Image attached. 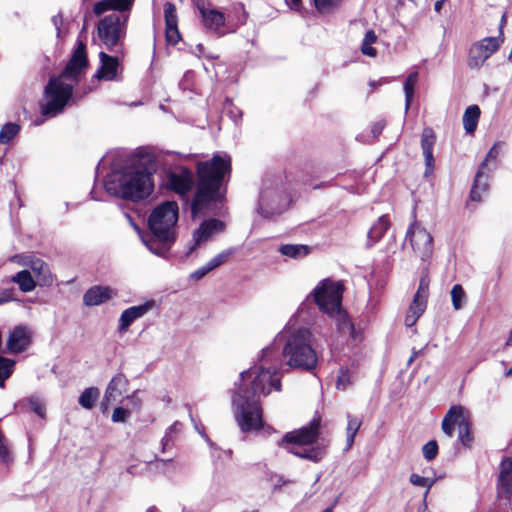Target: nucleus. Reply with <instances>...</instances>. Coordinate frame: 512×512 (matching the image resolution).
Instances as JSON below:
<instances>
[{
    "label": "nucleus",
    "mask_w": 512,
    "mask_h": 512,
    "mask_svg": "<svg viewBox=\"0 0 512 512\" xmlns=\"http://www.w3.org/2000/svg\"><path fill=\"white\" fill-rule=\"evenodd\" d=\"M452 305L455 310H460L466 300V294L460 284H455L451 289Z\"/></svg>",
    "instance_id": "58836bf2"
},
{
    "label": "nucleus",
    "mask_w": 512,
    "mask_h": 512,
    "mask_svg": "<svg viewBox=\"0 0 512 512\" xmlns=\"http://www.w3.org/2000/svg\"><path fill=\"white\" fill-rule=\"evenodd\" d=\"M197 48L199 49V51H201V50L203 49V45H202V44H199V45L197 46Z\"/></svg>",
    "instance_id": "69168bd1"
},
{
    "label": "nucleus",
    "mask_w": 512,
    "mask_h": 512,
    "mask_svg": "<svg viewBox=\"0 0 512 512\" xmlns=\"http://www.w3.org/2000/svg\"><path fill=\"white\" fill-rule=\"evenodd\" d=\"M352 384V376L347 368L341 367L336 381L339 390H346Z\"/></svg>",
    "instance_id": "79ce46f5"
},
{
    "label": "nucleus",
    "mask_w": 512,
    "mask_h": 512,
    "mask_svg": "<svg viewBox=\"0 0 512 512\" xmlns=\"http://www.w3.org/2000/svg\"><path fill=\"white\" fill-rule=\"evenodd\" d=\"M430 279L427 272H424L420 278L418 289L414 295L413 302L427 306L429 294Z\"/></svg>",
    "instance_id": "72a5a7b5"
},
{
    "label": "nucleus",
    "mask_w": 512,
    "mask_h": 512,
    "mask_svg": "<svg viewBox=\"0 0 512 512\" xmlns=\"http://www.w3.org/2000/svg\"><path fill=\"white\" fill-rule=\"evenodd\" d=\"M493 168L487 162H482L476 173L474 184L470 193L471 200L480 201L481 193L488 190V181L490 179Z\"/></svg>",
    "instance_id": "4be33fe9"
},
{
    "label": "nucleus",
    "mask_w": 512,
    "mask_h": 512,
    "mask_svg": "<svg viewBox=\"0 0 512 512\" xmlns=\"http://www.w3.org/2000/svg\"><path fill=\"white\" fill-rule=\"evenodd\" d=\"M436 143V134L433 129L430 127H426L422 131L421 135V148L425 160V175L428 176L432 174L434 170V156H433V148Z\"/></svg>",
    "instance_id": "a211bd4d"
},
{
    "label": "nucleus",
    "mask_w": 512,
    "mask_h": 512,
    "mask_svg": "<svg viewBox=\"0 0 512 512\" xmlns=\"http://www.w3.org/2000/svg\"><path fill=\"white\" fill-rule=\"evenodd\" d=\"M410 482L415 485V486H419V487H426L427 488V491L432 487V485L434 484V480L430 479V478H426V477H422L418 474H411L410 476Z\"/></svg>",
    "instance_id": "49530a36"
},
{
    "label": "nucleus",
    "mask_w": 512,
    "mask_h": 512,
    "mask_svg": "<svg viewBox=\"0 0 512 512\" xmlns=\"http://www.w3.org/2000/svg\"><path fill=\"white\" fill-rule=\"evenodd\" d=\"M14 362L0 357V386L3 387L4 381L10 377L13 371Z\"/></svg>",
    "instance_id": "37998d69"
},
{
    "label": "nucleus",
    "mask_w": 512,
    "mask_h": 512,
    "mask_svg": "<svg viewBox=\"0 0 512 512\" xmlns=\"http://www.w3.org/2000/svg\"><path fill=\"white\" fill-rule=\"evenodd\" d=\"M130 417V411L123 407H116L112 414L113 422H125Z\"/></svg>",
    "instance_id": "de8ad7c7"
},
{
    "label": "nucleus",
    "mask_w": 512,
    "mask_h": 512,
    "mask_svg": "<svg viewBox=\"0 0 512 512\" xmlns=\"http://www.w3.org/2000/svg\"><path fill=\"white\" fill-rule=\"evenodd\" d=\"M503 148H504V143H502V142L495 143L488 151L483 162H487V164L494 170L496 167V159L502 153Z\"/></svg>",
    "instance_id": "a19ab883"
},
{
    "label": "nucleus",
    "mask_w": 512,
    "mask_h": 512,
    "mask_svg": "<svg viewBox=\"0 0 512 512\" xmlns=\"http://www.w3.org/2000/svg\"><path fill=\"white\" fill-rule=\"evenodd\" d=\"M445 1L446 0H438V1H436L435 4H434L435 11L440 12V10L442 9L443 4H444Z\"/></svg>",
    "instance_id": "4d7b16f0"
},
{
    "label": "nucleus",
    "mask_w": 512,
    "mask_h": 512,
    "mask_svg": "<svg viewBox=\"0 0 512 512\" xmlns=\"http://www.w3.org/2000/svg\"><path fill=\"white\" fill-rule=\"evenodd\" d=\"M10 300H11V297L8 294H3L2 296H0V305L4 304Z\"/></svg>",
    "instance_id": "13d9d810"
},
{
    "label": "nucleus",
    "mask_w": 512,
    "mask_h": 512,
    "mask_svg": "<svg viewBox=\"0 0 512 512\" xmlns=\"http://www.w3.org/2000/svg\"><path fill=\"white\" fill-rule=\"evenodd\" d=\"M127 399L131 400V401H132V403H133V405H134L135 407H139V406H140V404H141V401H140V399L137 397L136 392H134L132 395L128 396V397H127Z\"/></svg>",
    "instance_id": "603ef678"
},
{
    "label": "nucleus",
    "mask_w": 512,
    "mask_h": 512,
    "mask_svg": "<svg viewBox=\"0 0 512 512\" xmlns=\"http://www.w3.org/2000/svg\"><path fill=\"white\" fill-rule=\"evenodd\" d=\"M224 227V223L218 219H209L204 221L193 234L194 244L190 247L189 253H191L198 245L208 241L215 234L222 232Z\"/></svg>",
    "instance_id": "dca6fc26"
},
{
    "label": "nucleus",
    "mask_w": 512,
    "mask_h": 512,
    "mask_svg": "<svg viewBox=\"0 0 512 512\" xmlns=\"http://www.w3.org/2000/svg\"><path fill=\"white\" fill-rule=\"evenodd\" d=\"M116 291L108 286L95 285L89 288L83 295L86 306H98L112 299Z\"/></svg>",
    "instance_id": "412c9836"
},
{
    "label": "nucleus",
    "mask_w": 512,
    "mask_h": 512,
    "mask_svg": "<svg viewBox=\"0 0 512 512\" xmlns=\"http://www.w3.org/2000/svg\"><path fill=\"white\" fill-rule=\"evenodd\" d=\"M100 67L96 72V77L100 80H115L119 68V60L117 57L110 56L105 52L99 53Z\"/></svg>",
    "instance_id": "5701e85b"
},
{
    "label": "nucleus",
    "mask_w": 512,
    "mask_h": 512,
    "mask_svg": "<svg viewBox=\"0 0 512 512\" xmlns=\"http://www.w3.org/2000/svg\"><path fill=\"white\" fill-rule=\"evenodd\" d=\"M480 114V108L477 105L466 108L463 114V126L468 134H472L476 130Z\"/></svg>",
    "instance_id": "cd10ccee"
},
{
    "label": "nucleus",
    "mask_w": 512,
    "mask_h": 512,
    "mask_svg": "<svg viewBox=\"0 0 512 512\" xmlns=\"http://www.w3.org/2000/svg\"><path fill=\"white\" fill-rule=\"evenodd\" d=\"M166 185L176 193L185 195L194 185L193 173L186 167H175L167 174Z\"/></svg>",
    "instance_id": "4468645a"
},
{
    "label": "nucleus",
    "mask_w": 512,
    "mask_h": 512,
    "mask_svg": "<svg viewBox=\"0 0 512 512\" xmlns=\"http://www.w3.org/2000/svg\"><path fill=\"white\" fill-rule=\"evenodd\" d=\"M164 18H165V35L166 40L169 44L175 45L180 39V33L178 30V17L176 7L173 3L167 2L164 5Z\"/></svg>",
    "instance_id": "f3484780"
},
{
    "label": "nucleus",
    "mask_w": 512,
    "mask_h": 512,
    "mask_svg": "<svg viewBox=\"0 0 512 512\" xmlns=\"http://www.w3.org/2000/svg\"><path fill=\"white\" fill-rule=\"evenodd\" d=\"M149 250H151V251H152V252H154L155 254H158V255L160 254V252H158V251L154 250V249L152 248V246H149Z\"/></svg>",
    "instance_id": "680f3d73"
},
{
    "label": "nucleus",
    "mask_w": 512,
    "mask_h": 512,
    "mask_svg": "<svg viewBox=\"0 0 512 512\" xmlns=\"http://www.w3.org/2000/svg\"><path fill=\"white\" fill-rule=\"evenodd\" d=\"M30 409L35 412L39 417H45V403L37 396H32L28 401Z\"/></svg>",
    "instance_id": "c03bdc74"
},
{
    "label": "nucleus",
    "mask_w": 512,
    "mask_h": 512,
    "mask_svg": "<svg viewBox=\"0 0 512 512\" xmlns=\"http://www.w3.org/2000/svg\"><path fill=\"white\" fill-rule=\"evenodd\" d=\"M347 428H346V449L349 450L354 443L357 432L359 431L362 421L357 417L347 414Z\"/></svg>",
    "instance_id": "2f4dec72"
},
{
    "label": "nucleus",
    "mask_w": 512,
    "mask_h": 512,
    "mask_svg": "<svg viewBox=\"0 0 512 512\" xmlns=\"http://www.w3.org/2000/svg\"><path fill=\"white\" fill-rule=\"evenodd\" d=\"M30 257H22L19 255H15L11 258V261L18 262L19 264L23 265L24 262H27Z\"/></svg>",
    "instance_id": "864d4df0"
},
{
    "label": "nucleus",
    "mask_w": 512,
    "mask_h": 512,
    "mask_svg": "<svg viewBox=\"0 0 512 512\" xmlns=\"http://www.w3.org/2000/svg\"><path fill=\"white\" fill-rule=\"evenodd\" d=\"M414 253L423 261L428 260L433 253V239L430 233L417 222L410 225L406 233Z\"/></svg>",
    "instance_id": "ddd939ff"
},
{
    "label": "nucleus",
    "mask_w": 512,
    "mask_h": 512,
    "mask_svg": "<svg viewBox=\"0 0 512 512\" xmlns=\"http://www.w3.org/2000/svg\"><path fill=\"white\" fill-rule=\"evenodd\" d=\"M314 4L318 11L326 12L336 4V0H314Z\"/></svg>",
    "instance_id": "8fccbe9b"
},
{
    "label": "nucleus",
    "mask_w": 512,
    "mask_h": 512,
    "mask_svg": "<svg viewBox=\"0 0 512 512\" xmlns=\"http://www.w3.org/2000/svg\"><path fill=\"white\" fill-rule=\"evenodd\" d=\"M128 390V380L124 374L115 375L109 382L101 407L105 411L108 406L114 402H117L120 397Z\"/></svg>",
    "instance_id": "2eb2a0df"
},
{
    "label": "nucleus",
    "mask_w": 512,
    "mask_h": 512,
    "mask_svg": "<svg viewBox=\"0 0 512 512\" xmlns=\"http://www.w3.org/2000/svg\"><path fill=\"white\" fill-rule=\"evenodd\" d=\"M319 428L320 421L313 420L308 426L287 433L279 442V445H291L287 447L290 453L300 458L318 462L323 458L325 450L320 447H310V445L318 438Z\"/></svg>",
    "instance_id": "0eeeda50"
},
{
    "label": "nucleus",
    "mask_w": 512,
    "mask_h": 512,
    "mask_svg": "<svg viewBox=\"0 0 512 512\" xmlns=\"http://www.w3.org/2000/svg\"><path fill=\"white\" fill-rule=\"evenodd\" d=\"M458 428V439L466 447L473 442L470 431L469 413L465 407L454 405L450 407L442 420V430L449 438L453 437L454 429Z\"/></svg>",
    "instance_id": "1a4fd4ad"
},
{
    "label": "nucleus",
    "mask_w": 512,
    "mask_h": 512,
    "mask_svg": "<svg viewBox=\"0 0 512 512\" xmlns=\"http://www.w3.org/2000/svg\"><path fill=\"white\" fill-rule=\"evenodd\" d=\"M279 251L284 256L298 259L308 255L310 248L302 244H285L280 246Z\"/></svg>",
    "instance_id": "7c9ffc66"
},
{
    "label": "nucleus",
    "mask_w": 512,
    "mask_h": 512,
    "mask_svg": "<svg viewBox=\"0 0 512 512\" xmlns=\"http://www.w3.org/2000/svg\"><path fill=\"white\" fill-rule=\"evenodd\" d=\"M426 306L424 304H418L416 302L411 303L408 313L405 317V325L412 327L416 324L419 317L424 313Z\"/></svg>",
    "instance_id": "c9c22d12"
},
{
    "label": "nucleus",
    "mask_w": 512,
    "mask_h": 512,
    "mask_svg": "<svg viewBox=\"0 0 512 512\" xmlns=\"http://www.w3.org/2000/svg\"><path fill=\"white\" fill-rule=\"evenodd\" d=\"M286 343L282 355L286 364L293 369L311 372L317 367L318 354L313 347V334L308 328L285 332Z\"/></svg>",
    "instance_id": "39448f33"
},
{
    "label": "nucleus",
    "mask_w": 512,
    "mask_h": 512,
    "mask_svg": "<svg viewBox=\"0 0 512 512\" xmlns=\"http://www.w3.org/2000/svg\"><path fill=\"white\" fill-rule=\"evenodd\" d=\"M127 21L128 14L120 16L112 13L105 16L98 22V37L108 49L117 46L124 39L126 35Z\"/></svg>",
    "instance_id": "9d476101"
},
{
    "label": "nucleus",
    "mask_w": 512,
    "mask_h": 512,
    "mask_svg": "<svg viewBox=\"0 0 512 512\" xmlns=\"http://www.w3.org/2000/svg\"><path fill=\"white\" fill-rule=\"evenodd\" d=\"M506 345L507 346H512V328H511V331H510V335L506 341Z\"/></svg>",
    "instance_id": "bf43d9fd"
},
{
    "label": "nucleus",
    "mask_w": 512,
    "mask_h": 512,
    "mask_svg": "<svg viewBox=\"0 0 512 512\" xmlns=\"http://www.w3.org/2000/svg\"><path fill=\"white\" fill-rule=\"evenodd\" d=\"M281 362L274 346L262 350L259 363L240 373V383L236 384L232 397L235 420L244 433L263 430L270 434L275 430L265 426L262 419V407L259 395H268L273 390H281L278 376Z\"/></svg>",
    "instance_id": "f257e3e1"
},
{
    "label": "nucleus",
    "mask_w": 512,
    "mask_h": 512,
    "mask_svg": "<svg viewBox=\"0 0 512 512\" xmlns=\"http://www.w3.org/2000/svg\"><path fill=\"white\" fill-rule=\"evenodd\" d=\"M135 0H101L95 3L93 12L96 16H100L103 13L113 10L123 15L128 14L132 9Z\"/></svg>",
    "instance_id": "393cba45"
},
{
    "label": "nucleus",
    "mask_w": 512,
    "mask_h": 512,
    "mask_svg": "<svg viewBox=\"0 0 512 512\" xmlns=\"http://www.w3.org/2000/svg\"><path fill=\"white\" fill-rule=\"evenodd\" d=\"M287 5L291 8L297 9L301 0H285Z\"/></svg>",
    "instance_id": "5fc2aeb1"
},
{
    "label": "nucleus",
    "mask_w": 512,
    "mask_h": 512,
    "mask_svg": "<svg viewBox=\"0 0 512 512\" xmlns=\"http://www.w3.org/2000/svg\"><path fill=\"white\" fill-rule=\"evenodd\" d=\"M503 42L501 23L497 36L484 37L471 45L468 55V66L473 69L482 67L486 60L499 50Z\"/></svg>",
    "instance_id": "9b49d317"
},
{
    "label": "nucleus",
    "mask_w": 512,
    "mask_h": 512,
    "mask_svg": "<svg viewBox=\"0 0 512 512\" xmlns=\"http://www.w3.org/2000/svg\"><path fill=\"white\" fill-rule=\"evenodd\" d=\"M377 40V36L373 30H369L366 32L365 37L363 39L362 45H361V51L364 55L369 57H375L377 54V51L374 47H372V44H374Z\"/></svg>",
    "instance_id": "e433bc0d"
},
{
    "label": "nucleus",
    "mask_w": 512,
    "mask_h": 512,
    "mask_svg": "<svg viewBox=\"0 0 512 512\" xmlns=\"http://www.w3.org/2000/svg\"><path fill=\"white\" fill-rule=\"evenodd\" d=\"M419 74L417 71L412 72L408 75L404 83V94H405V112L409 110L411 102L414 97V89L418 83Z\"/></svg>",
    "instance_id": "473e14b6"
},
{
    "label": "nucleus",
    "mask_w": 512,
    "mask_h": 512,
    "mask_svg": "<svg viewBox=\"0 0 512 512\" xmlns=\"http://www.w3.org/2000/svg\"><path fill=\"white\" fill-rule=\"evenodd\" d=\"M322 512H333V511H332V507H328V508H326L325 510H323Z\"/></svg>",
    "instance_id": "e2e57ef3"
},
{
    "label": "nucleus",
    "mask_w": 512,
    "mask_h": 512,
    "mask_svg": "<svg viewBox=\"0 0 512 512\" xmlns=\"http://www.w3.org/2000/svg\"><path fill=\"white\" fill-rule=\"evenodd\" d=\"M178 220V205L167 201L157 206L151 213L148 224L152 233L163 242L174 240V227Z\"/></svg>",
    "instance_id": "6e6552de"
},
{
    "label": "nucleus",
    "mask_w": 512,
    "mask_h": 512,
    "mask_svg": "<svg viewBox=\"0 0 512 512\" xmlns=\"http://www.w3.org/2000/svg\"><path fill=\"white\" fill-rule=\"evenodd\" d=\"M212 269L210 268V266L206 263L205 265L199 267L198 269H196L194 272H192L190 274V279L192 280H195V281H198L200 279H202L203 277H205L209 272H211Z\"/></svg>",
    "instance_id": "09e8293b"
},
{
    "label": "nucleus",
    "mask_w": 512,
    "mask_h": 512,
    "mask_svg": "<svg viewBox=\"0 0 512 512\" xmlns=\"http://www.w3.org/2000/svg\"><path fill=\"white\" fill-rule=\"evenodd\" d=\"M20 131V126L16 123L8 122L0 130V143L8 144Z\"/></svg>",
    "instance_id": "4c0bfd02"
},
{
    "label": "nucleus",
    "mask_w": 512,
    "mask_h": 512,
    "mask_svg": "<svg viewBox=\"0 0 512 512\" xmlns=\"http://www.w3.org/2000/svg\"><path fill=\"white\" fill-rule=\"evenodd\" d=\"M11 281L16 283L24 293L31 292L36 287V281L28 270L19 271L11 278Z\"/></svg>",
    "instance_id": "c85d7f7f"
},
{
    "label": "nucleus",
    "mask_w": 512,
    "mask_h": 512,
    "mask_svg": "<svg viewBox=\"0 0 512 512\" xmlns=\"http://www.w3.org/2000/svg\"><path fill=\"white\" fill-rule=\"evenodd\" d=\"M417 354H418L417 352H413V355L408 360V364H411L414 361V359L417 356Z\"/></svg>",
    "instance_id": "052dcab7"
},
{
    "label": "nucleus",
    "mask_w": 512,
    "mask_h": 512,
    "mask_svg": "<svg viewBox=\"0 0 512 512\" xmlns=\"http://www.w3.org/2000/svg\"><path fill=\"white\" fill-rule=\"evenodd\" d=\"M104 187L107 193L133 201L148 197L153 191L152 174L143 163H135L110 173Z\"/></svg>",
    "instance_id": "20e7f679"
},
{
    "label": "nucleus",
    "mask_w": 512,
    "mask_h": 512,
    "mask_svg": "<svg viewBox=\"0 0 512 512\" xmlns=\"http://www.w3.org/2000/svg\"><path fill=\"white\" fill-rule=\"evenodd\" d=\"M499 494L510 497L512 495V460L505 459L501 462L498 476Z\"/></svg>",
    "instance_id": "a878e982"
},
{
    "label": "nucleus",
    "mask_w": 512,
    "mask_h": 512,
    "mask_svg": "<svg viewBox=\"0 0 512 512\" xmlns=\"http://www.w3.org/2000/svg\"><path fill=\"white\" fill-rule=\"evenodd\" d=\"M100 391L96 387L86 388L79 397V404L84 409H92L98 400Z\"/></svg>",
    "instance_id": "f704fd0d"
},
{
    "label": "nucleus",
    "mask_w": 512,
    "mask_h": 512,
    "mask_svg": "<svg viewBox=\"0 0 512 512\" xmlns=\"http://www.w3.org/2000/svg\"><path fill=\"white\" fill-rule=\"evenodd\" d=\"M375 85H376V82H375V81L370 82V86H371V87H375Z\"/></svg>",
    "instance_id": "338daca9"
},
{
    "label": "nucleus",
    "mask_w": 512,
    "mask_h": 512,
    "mask_svg": "<svg viewBox=\"0 0 512 512\" xmlns=\"http://www.w3.org/2000/svg\"><path fill=\"white\" fill-rule=\"evenodd\" d=\"M288 205V196L279 185L265 184L259 199V212L266 218L282 213Z\"/></svg>",
    "instance_id": "f8f14e48"
},
{
    "label": "nucleus",
    "mask_w": 512,
    "mask_h": 512,
    "mask_svg": "<svg viewBox=\"0 0 512 512\" xmlns=\"http://www.w3.org/2000/svg\"><path fill=\"white\" fill-rule=\"evenodd\" d=\"M195 429L198 431V433L205 439V440H209L207 435L205 434L204 432V429L201 425H198L197 423H195Z\"/></svg>",
    "instance_id": "6e6d98bb"
},
{
    "label": "nucleus",
    "mask_w": 512,
    "mask_h": 512,
    "mask_svg": "<svg viewBox=\"0 0 512 512\" xmlns=\"http://www.w3.org/2000/svg\"><path fill=\"white\" fill-rule=\"evenodd\" d=\"M198 9L205 28L219 35H224V32L221 30L225 24L224 14L214 8H206L204 6H198Z\"/></svg>",
    "instance_id": "6ab92c4d"
},
{
    "label": "nucleus",
    "mask_w": 512,
    "mask_h": 512,
    "mask_svg": "<svg viewBox=\"0 0 512 512\" xmlns=\"http://www.w3.org/2000/svg\"><path fill=\"white\" fill-rule=\"evenodd\" d=\"M53 21H54V24L57 26V23H58V22H57V21H58V17H54V18H53Z\"/></svg>",
    "instance_id": "0e129e2a"
},
{
    "label": "nucleus",
    "mask_w": 512,
    "mask_h": 512,
    "mask_svg": "<svg viewBox=\"0 0 512 512\" xmlns=\"http://www.w3.org/2000/svg\"><path fill=\"white\" fill-rule=\"evenodd\" d=\"M508 374H512V367L509 369Z\"/></svg>",
    "instance_id": "774afa93"
},
{
    "label": "nucleus",
    "mask_w": 512,
    "mask_h": 512,
    "mask_svg": "<svg viewBox=\"0 0 512 512\" xmlns=\"http://www.w3.org/2000/svg\"><path fill=\"white\" fill-rule=\"evenodd\" d=\"M88 64L86 47L78 42L74 53L59 77H52L45 88V103L42 105V114L54 117L61 113L69 101L73 86L65 80H76L86 69Z\"/></svg>",
    "instance_id": "f03ea898"
},
{
    "label": "nucleus",
    "mask_w": 512,
    "mask_h": 512,
    "mask_svg": "<svg viewBox=\"0 0 512 512\" xmlns=\"http://www.w3.org/2000/svg\"><path fill=\"white\" fill-rule=\"evenodd\" d=\"M233 254H234L233 248L223 250L222 252H220L219 254L214 256L212 259H210L207 262V264L210 266V268L213 271L214 269L218 268L222 264L226 263Z\"/></svg>",
    "instance_id": "ea45409f"
},
{
    "label": "nucleus",
    "mask_w": 512,
    "mask_h": 512,
    "mask_svg": "<svg viewBox=\"0 0 512 512\" xmlns=\"http://www.w3.org/2000/svg\"><path fill=\"white\" fill-rule=\"evenodd\" d=\"M423 456L426 460H433L438 453V445L435 440L427 442L422 448Z\"/></svg>",
    "instance_id": "a18cd8bd"
},
{
    "label": "nucleus",
    "mask_w": 512,
    "mask_h": 512,
    "mask_svg": "<svg viewBox=\"0 0 512 512\" xmlns=\"http://www.w3.org/2000/svg\"><path fill=\"white\" fill-rule=\"evenodd\" d=\"M153 307V302H146L138 306H132L124 310L119 319V331L125 332L137 319L147 314Z\"/></svg>",
    "instance_id": "b1692460"
},
{
    "label": "nucleus",
    "mask_w": 512,
    "mask_h": 512,
    "mask_svg": "<svg viewBox=\"0 0 512 512\" xmlns=\"http://www.w3.org/2000/svg\"><path fill=\"white\" fill-rule=\"evenodd\" d=\"M230 169L231 159L226 154H216L211 160L197 164L198 184L191 204L193 216L222 199L221 186Z\"/></svg>",
    "instance_id": "7ed1b4c3"
},
{
    "label": "nucleus",
    "mask_w": 512,
    "mask_h": 512,
    "mask_svg": "<svg viewBox=\"0 0 512 512\" xmlns=\"http://www.w3.org/2000/svg\"><path fill=\"white\" fill-rule=\"evenodd\" d=\"M384 127L385 123L383 121H378L375 124H373L371 132L374 135V137H378L382 133Z\"/></svg>",
    "instance_id": "3c124183"
},
{
    "label": "nucleus",
    "mask_w": 512,
    "mask_h": 512,
    "mask_svg": "<svg viewBox=\"0 0 512 512\" xmlns=\"http://www.w3.org/2000/svg\"><path fill=\"white\" fill-rule=\"evenodd\" d=\"M23 265L28 266L42 284L49 285L52 283V276L48 265L41 259L31 257L27 262H24Z\"/></svg>",
    "instance_id": "bb28decb"
},
{
    "label": "nucleus",
    "mask_w": 512,
    "mask_h": 512,
    "mask_svg": "<svg viewBox=\"0 0 512 512\" xmlns=\"http://www.w3.org/2000/svg\"><path fill=\"white\" fill-rule=\"evenodd\" d=\"M389 219L387 216H381L368 232L369 245L375 244L389 228Z\"/></svg>",
    "instance_id": "c756f323"
},
{
    "label": "nucleus",
    "mask_w": 512,
    "mask_h": 512,
    "mask_svg": "<svg viewBox=\"0 0 512 512\" xmlns=\"http://www.w3.org/2000/svg\"><path fill=\"white\" fill-rule=\"evenodd\" d=\"M319 309L335 319L337 329L341 333H350L353 326L347 313L341 308L342 285L331 280H323L312 293Z\"/></svg>",
    "instance_id": "423d86ee"
},
{
    "label": "nucleus",
    "mask_w": 512,
    "mask_h": 512,
    "mask_svg": "<svg viewBox=\"0 0 512 512\" xmlns=\"http://www.w3.org/2000/svg\"><path fill=\"white\" fill-rule=\"evenodd\" d=\"M31 343V332L27 327L17 326L10 333L7 347L12 353H20L28 348Z\"/></svg>",
    "instance_id": "aec40b11"
}]
</instances>
